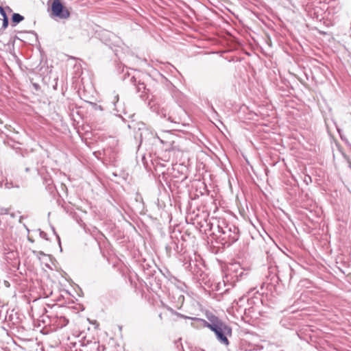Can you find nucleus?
<instances>
[{
    "label": "nucleus",
    "mask_w": 351,
    "mask_h": 351,
    "mask_svg": "<svg viewBox=\"0 0 351 351\" xmlns=\"http://www.w3.org/2000/svg\"><path fill=\"white\" fill-rule=\"evenodd\" d=\"M210 230L218 242L223 246L231 245L239 237V228L233 224L228 223L224 219H215L210 223Z\"/></svg>",
    "instance_id": "nucleus-1"
},
{
    "label": "nucleus",
    "mask_w": 351,
    "mask_h": 351,
    "mask_svg": "<svg viewBox=\"0 0 351 351\" xmlns=\"http://www.w3.org/2000/svg\"><path fill=\"white\" fill-rule=\"evenodd\" d=\"M207 319L208 321L202 319H197L202 322L205 327L208 328L215 333L220 343L228 346L230 342L228 338L232 336V328L214 315H207Z\"/></svg>",
    "instance_id": "nucleus-2"
},
{
    "label": "nucleus",
    "mask_w": 351,
    "mask_h": 351,
    "mask_svg": "<svg viewBox=\"0 0 351 351\" xmlns=\"http://www.w3.org/2000/svg\"><path fill=\"white\" fill-rule=\"evenodd\" d=\"M245 275L246 274H244L243 268H241L239 266L238 268H236L235 265H232L228 269V271L223 276L222 282H219L217 284V290H221V287L223 285L224 287H227L224 291H223V292H227L231 287H233L235 285L237 282L242 279L243 276Z\"/></svg>",
    "instance_id": "nucleus-3"
},
{
    "label": "nucleus",
    "mask_w": 351,
    "mask_h": 351,
    "mask_svg": "<svg viewBox=\"0 0 351 351\" xmlns=\"http://www.w3.org/2000/svg\"><path fill=\"white\" fill-rule=\"evenodd\" d=\"M51 17L58 18L59 19H66L70 16V12L62 3L60 0H52L51 6Z\"/></svg>",
    "instance_id": "nucleus-4"
},
{
    "label": "nucleus",
    "mask_w": 351,
    "mask_h": 351,
    "mask_svg": "<svg viewBox=\"0 0 351 351\" xmlns=\"http://www.w3.org/2000/svg\"><path fill=\"white\" fill-rule=\"evenodd\" d=\"M130 82L132 84H134V86H136V91L138 93H142V94L140 95V97L143 99H145V95H146V86L145 85V84L143 82H138V84H136V79L134 76H132L130 80H129Z\"/></svg>",
    "instance_id": "nucleus-5"
},
{
    "label": "nucleus",
    "mask_w": 351,
    "mask_h": 351,
    "mask_svg": "<svg viewBox=\"0 0 351 351\" xmlns=\"http://www.w3.org/2000/svg\"><path fill=\"white\" fill-rule=\"evenodd\" d=\"M112 103L114 106V110L117 112H125V108L123 104L119 102V97L117 94H114L112 99Z\"/></svg>",
    "instance_id": "nucleus-6"
},
{
    "label": "nucleus",
    "mask_w": 351,
    "mask_h": 351,
    "mask_svg": "<svg viewBox=\"0 0 351 351\" xmlns=\"http://www.w3.org/2000/svg\"><path fill=\"white\" fill-rule=\"evenodd\" d=\"M23 19H24V17L22 15H21L20 14L14 13L12 14V19H11L12 25V26L16 25L18 23H21L22 21H23Z\"/></svg>",
    "instance_id": "nucleus-7"
},
{
    "label": "nucleus",
    "mask_w": 351,
    "mask_h": 351,
    "mask_svg": "<svg viewBox=\"0 0 351 351\" xmlns=\"http://www.w3.org/2000/svg\"><path fill=\"white\" fill-rule=\"evenodd\" d=\"M284 276L282 274V272L278 271V274H274V276L271 279L270 284L278 283L279 281H282V278Z\"/></svg>",
    "instance_id": "nucleus-8"
},
{
    "label": "nucleus",
    "mask_w": 351,
    "mask_h": 351,
    "mask_svg": "<svg viewBox=\"0 0 351 351\" xmlns=\"http://www.w3.org/2000/svg\"><path fill=\"white\" fill-rule=\"evenodd\" d=\"M56 322L58 324V325L60 327L62 328L64 326H66L68 324L69 320L65 317L60 316V317H57V320Z\"/></svg>",
    "instance_id": "nucleus-9"
},
{
    "label": "nucleus",
    "mask_w": 351,
    "mask_h": 351,
    "mask_svg": "<svg viewBox=\"0 0 351 351\" xmlns=\"http://www.w3.org/2000/svg\"><path fill=\"white\" fill-rule=\"evenodd\" d=\"M3 16V21H2V29H5L8 27L9 24L8 18L7 16V14H5Z\"/></svg>",
    "instance_id": "nucleus-10"
},
{
    "label": "nucleus",
    "mask_w": 351,
    "mask_h": 351,
    "mask_svg": "<svg viewBox=\"0 0 351 351\" xmlns=\"http://www.w3.org/2000/svg\"><path fill=\"white\" fill-rule=\"evenodd\" d=\"M33 254L40 260L43 256H47V255L41 251H33Z\"/></svg>",
    "instance_id": "nucleus-11"
},
{
    "label": "nucleus",
    "mask_w": 351,
    "mask_h": 351,
    "mask_svg": "<svg viewBox=\"0 0 351 351\" xmlns=\"http://www.w3.org/2000/svg\"><path fill=\"white\" fill-rule=\"evenodd\" d=\"M170 311L171 312L172 314L176 315L178 317H182V318H185V319L188 318V319H195V318H192V317H189L184 316V315H183L176 312V311H174L172 308H170Z\"/></svg>",
    "instance_id": "nucleus-12"
},
{
    "label": "nucleus",
    "mask_w": 351,
    "mask_h": 351,
    "mask_svg": "<svg viewBox=\"0 0 351 351\" xmlns=\"http://www.w3.org/2000/svg\"><path fill=\"white\" fill-rule=\"evenodd\" d=\"M283 271H285L289 274V280H290L291 278V272H292V269H291V267L289 265H286L283 269Z\"/></svg>",
    "instance_id": "nucleus-13"
},
{
    "label": "nucleus",
    "mask_w": 351,
    "mask_h": 351,
    "mask_svg": "<svg viewBox=\"0 0 351 351\" xmlns=\"http://www.w3.org/2000/svg\"><path fill=\"white\" fill-rule=\"evenodd\" d=\"M158 139L160 140V141L163 143V144H169V145L171 146V147H167L166 148V150H170L171 149H173V141H171V142H168V141H165L164 140L162 139H160L159 137H158Z\"/></svg>",
    "instance_id": "nucleus-14"
},
{
    "label": "nucleus",
    "mask_w": 351,
    "mask_h": 351,
    "mask_svg": "<svg viewBox=\"0 0 351 351\" xmlns=\"http://www.w3.org/2000/svg\"><path fill=\"white\" fill-rule=\"evenodd\" d=\"M9 213L8 208H0V215H7Z\"/></svg>",
    "instance_id": "nucleus-15"
},
{
    "label": "nucleus",
    "mask_w": 351,
    "mask_h": 351,
    "mask_svg": "<svg viewBox=\"0 0 351 351\" xmlns=\"http://www.w3.org/2000/svg\"><path fill=\"white\" fill-rule=\"evenodd\" d=\"M8 146H10V147H12V148H13V149H16L19 148V147L17 146V145H19V143H12L11 144V143H10V142L8 141Z\"/></svg>",
    "instance_id": "nucleus-16"
},
{
    "label": "nucleus",
    "mask_w": 351,
    "mask_h": 351,
    "mask_svg": "<svg viewBox=\"0 0 351 351\" xmlns=\"http://www.w3.org/2000/svg\"><path fill=\"white\" fill-rule=\"evenodd\" d=\"M0 14H1V16H3V15L6 14V12L4 10L2 6H1V5H0Z\"/></svg>",
    "instance_id": "nucleus-17"
},
{
    "label": "nucleus",
    "mask_w": 351,
    "mask_h": 351,
    "mask_svg": "<svg viewBox=\"0 0 351 351\" xmlns=\"http://www.w3.org/2000/svg\"><path fill=\"white\" fill-rule=\"evenodd\" d=\"M167 119L171 122V123H178V122L174 119H173L171 116H169Z\"/></svg>",
    "instance_id": "nucleus-18"
},
{
    "label": "nucleus",
    "mask_w": 351,
    "mask_h": 351,
    "mask_svg": "<svg viewBox=\"0 0 351 351\" xmlns=\"http://www.w3.org/2000/svg\"><path fill=\"white\" fill-rule=\"evenodd\" d=\"M164 111H165V110L162 109V110H160V112H158V114H159L161 117H164V118H166V117H167V116H166V113H165V112H164Z\"/></svg>",
    "instance_id": "nucleus-19"
},
{
    "label": "nucleus",
    "mask_w": 351,
    "mask_h": 351,
    "mask_svg": "<svg viewBox=\"0 0 351 351\" xmlns=\"http://www.w3.org/2000/svg\"><path fill=\"white\" fill-rule=\"evenodd\" d=\"M40 237L46 240H47L48 239L47 238V234L44 232H40Z\"/></svg>",
    "instance_id": "nucleus-20"
},
{
    "label": "nucleus",
    "mask_w": 351,
    "mask_h": 351,
    "mask_svg": "<svg viewBox=\"0 0 351 351\" xmlns=\"http://www.w3.org/2000/svg\"><path fill=\"white\" fill-rule=\"evenodd\" d=\"M243 298H240L239 300L237 301V300H234V303H236L237 304H239V302H241V300H243Z\"/></svg>",
    "instance_id": "nucleus-21"
},
{
    "label": "nucleus",
    "mask_w": 351,
    "mask_h": 351,
    "mask_svg": "<svg viewBox=\"0 0 351 351\" xmlns=\"http://www.w3.org/2000/svg\"><path fill=\"white\" fill-rule=\"evenodd\" d=\"M211 110H212L213 112H215V113H216V114H217V112H216L215 109L214 108V107H213V106H211Z\"/></svg>",
    "instance_id": "nucleus-22"
},
{
    "label": "nucleus",
    "mask_w": 351,
    "mask_h": 351,
    "mask_svg": "<svg viewBox=\"0 0 351 351\" xmlns=\"http://www.w3.org/2000/svg\"><path fill=\"white\" fill-rule=\"evenodd\" d=\"M127 75H128V76L129 77L130 74H129L128 73H127ZM125 75H126V74H125V77H123V80H125V79H126V78H125Z\"/></svg>",
    "instance_id": "nucleus-23"
},
{
    "label": "nucleus",
    "mask_w": 351,
    "mask_h": 351,
    "mask_svg": "<svg viewBox=\"0 0 351 351\" xmlns=\"http://www.w3.org/2000/svg\"><path fill=\"white\" fill-rule=\"evenodd\" d=\"M10 11H12V10L10 8V7L7 8Z\"/></svg>",
    "instance_id": "nucleus-24"
},
{
    "label": "nucleus",
    "mask_w": 351,
    "mask_h": 351,
    "mask_svg": "<svg viewBox=\"0 0 351 351\" xmlns=\"http://www.w3.org/2000/svg\"><path fill=\"white\" fill-rule=\"evenodd\" d=\"M1 23V19H0V23Z\"/></svg>",
    "instance_id": "nucleus-25"
}]
</instances>
